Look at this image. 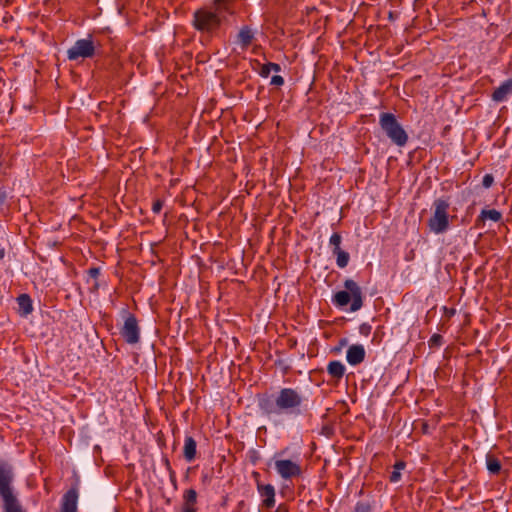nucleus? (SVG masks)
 I'll return each mask as SVG.
<instances>
[{
  "label": "nucleus",
  "mask_w": 512,
  "mask_h": 512,
  "mask_svg": "<svg viewBox=\"0 0 512 512\" xmlns=\"http://www.w3.org/2000/svg\"><path fill=\"white\" fill-rule=\"evenodd\" d=\"M237 0H212L211 8H200L194 12L193 26L196 30L214 34L222 24H228L229 18L236 15Z\"/></svg>",
  "instance_id": "obj_1"
},
{
  "label": "nucleus",
  "mask_w": 512,
  "mask_h": 512,
  "mask_svg": "<svg viewBox=\"0 0 512 512\" xmlns=\"http://www.w3.org/2000/svg\"><path fill=\"white\" fill-rule=\"evenodd\" d=\"M258 406L268 418L280 415H298L303 406V396L293 388H282L275 397L264 395L259 398Z\"/></svg>",
  "instance_id": "obj_2"
},
{
  "label": "nucleus",
  "mask_w": 512,
  "mask_h": 512,
  "mask_svg": "<svg viewBox=\"0 0 512 512\" xmlns=\"http://www.w3.org/2000/svg\"><path fill=\"white\" fill-rule=\"evenodd\" d=\"M379 125L392 143L403 147L408 142V134L392 113L384 112L379 116Z\"/></svg>",
  "instance_id": "obj_3"
},
{
  "label": "nucleus",
  "mask_w": 512,
  "mask_h": 512,
  "mask_svg": "<svg viewBox=\"0 0 512 512\" xmlns=\"http://www.w3.org/2000/svg\"><path fill=\"white\" fill-rule=\"evenodd\" d=\"M433 215L429 218L427 224L429 229L435 234H442L449 228L450 201L448 197L437 198L433 202Z\"/></svg>",
  "instance_id": "obj_4"
},
{
  "label": "nucleus",
  "mask_w": 512,
  "mask_h": 512,
  "mask_svg": "<svg viewBox=\"0 0 512 512\" xmlns=\"http://www.w3.org/2000/svg\"><path fill=\"white\" fill-rule=\"evenodd\" d=\"M346 291H338L334 297L333 302L339 306H346L352 299L350 311L356 312L363 306L362 290L359 285L352 279H347L344 282Z\"/></svg>",
  "instance_id": "obj_5"
},
{
  "label": "nucleus",
  "mask_w": 512,
  "mask_h": 512,
  "mask_svg": "<svg viewBox=\"0 0 512 512\" xmlns=\"http://www.w3.org/2000/svg\"><path fill=\"white\" fill-rule=\"evenodd\" d=\"M99 46V42H96L92 35H88L84 39L77 40L74 45L68 49L67 57L69 60L92 58L96 54V50Z\"/></svg>",
  "instance_id": "obj_6"
},
{
  "label": "nucleus",
  "mask_w": 512,
  "mask_h": 512,
  "mask_svg": "<svg viewBox=\"0 0 512 512\" xmlns=\"http://www.w3.org/2000/svg\"><path fill=\"white\" fill-rule=\"evenodd\" d=\"M125 312L126 316L124 324L120 328V335L126 343L134 345L137 344L140 340V327L136 316L127 311Z\"/></svg>",
  "instance_id": "obj_7"
},
{
  "label": "nucleus",
  "mask_w": 512,
  "mask_h": 512,
  "mask_svg": "<svg viewBox=\"0 0 512 512\" xmlns=\"http://www.w3.org/2000/svg\"><path fill=\"white\" fill-rule=\"evenodd\" d=\"M12 481V467L7 462L0 460V495L2 499L14 496L11 488Z\"/></svg>",
  "instance_id": "obj_8"
},
{
  "label": "nucleus",
  "mask_w": 512,
  "mask_h": 512,
  "mask_svg": "<svg viewBox=\"0 0 512 512\" xmlns=\"http://www.w3.org/2000/svg\"><path fill=\"white\" fill-rule=\"evenodd\" d=\"M275 469L278 474L285 480L301 475L302 470L298 463L292 460H276Z\"/></svg>",
  "instance_id": "obj_9"
},
{
  "label": "nucleus",
  "mask_w": 512,
  "mask_h": 512,
  "mask_svg": "<svg viewBox=\"0 0 512 512\" xmlns=\"http://www.w3.org/2000/svg\"><path fill=\"white\" fill-rule=\"evenodd\" d=\"M78 490L70 488L63 496L60 512H77Z\"/></svg>",
  "instance_id": "obj_10"
},
{
  "label": "nucleus",
  "mask_w": 512,
  "mask_h": 512,
  "mask_svg": "<svg viewBox=\"0 0 512 512\" xmlns=\"http://www.w3.org/2000/svg\"><path fill=\"white\" fill-rule=\"evenodd\" d=\"M257 489L261 497H263V505L271 508L275 505V489L271 484L257 483Z\"/></svg>",
  "instance_id": "obj_11"
},
{
  "label": "nucleus",
  "mask_w": 512,
  "mask_h": 512,
  "mask_svg": "<svg viewBox=\"0 0 512 512\" xmlns=\"http://www.w3.org/2000/svg\"><path fill=\"white\" fill-rule=\"evenodd\" d=\"M512 95V78L504 81L498 88L491 94V99L494 102H503Z\"/></svg>",
  "instance_id": "obj_12"
},
{
  "label": "nucleus",
  "mask_w": 512,
  "mask_h": 512,
  "mask_svg": "<svg viewBox=\"0 0 512 512\" xmlns=\"http://www.w3.org/2000/svg\"><path fill=\"white\" fill-rule=\"evenodd\" d=\"M364 358H365V349L362 345L354 344L348 348L347 353H346V359L350 365H353V366L358 365L364 361Z\"/></svg>",
  "instance_id": "obj_13"
},
{
  "label": "nucleus",
  "mask_w": 512,
  "mask_h": 512,
  "mask_svg": "<svg viewBox=\"0 0 512 512\" xmlns=\"http://www.w3.org/2000/svg\"><path fill=\"white\" fill-rule=\"evenodd\" d=\"M255 38V34L253 30L245 25L240 28L237 34V43L241 46L242 49H247L253 42Z\"/></svg>",
  "instance_id": "obj_14"
},
{
  "label": "nucleus",
  "mask_w": 512,
  "mask_h": 512,
  "mask_svg": "<svg viewBox=\"0 0 512 512\" xmlns=\"http://www.w3.org/2000/svg\"><path fill=\"white\" fill-rule=\"evenodd\" d=\"M197 455V443L192 436H186L183 447V457L187 462L195 460Z\"/></svg>",
  "instance_id": "obj_15"
},
{
  "label": "nucleus",
  "mask_w": 512,
  "mask_h": 512,
  "mask_svg": "<svg viewBox=\"0 0 512 512\" xmlns=\"http://www.w3.org/2000/svg\"><path fill=\"white\" fill-rule=\"evenodd\" d=\"M17 303L19 306V313L22 316H27L32 312V300L28 294H21L20 296H18Z\"/></svg>",
  "instance_id": "obj_16"
},
{
  "label": "nucleus",
  "mask_w": 512,
  "mask_h": 512,
  "mask_svg": "<svg viewBox=\"0 0 512 512\" xmlns=\"http://www.w3.org/2000/svg\"><path fill=\"white\" fill-rule=\"evenodd\" d=\"M327 372L332 378L339 380L345 373V366L340 361H330L327 366Z\"/></svg>",
  "instance_id": "obj_17"
},
{
  "label": "nucleus",
  "mask_w": 512,
  "mask_h": 512,
  "mask_svg": "<svg viewBox=\"0 0 512 512\" xmlns=\"http://www.w3.org/2000/svg\"><path fill=\"white\" fill-rule=\"evenodd\" d=\"M485 220H491L493 222H499L502 220V214L496 209H483L477 218V222Z\"/></svg>",
  "instance_id": "obj_18"
},
{
  "label": "nucleus",
  "mask_w": 512,
  "mask_h": 512,
  "mask_svg": "<svg viewBox=\"0 0 512 512\" xmlns=\"http://www.w3.org/2000/svg\"><path fill=\"white\" fill-rule=\"evenodd\" d=\"M486 466L488 471L493 475H497L502 467L500 461L492 454L486 455Z\"/></svg>",
  "instance_id": "obj_19"
},
{
  "label": "nucleus",
  "mask_w": 512,
  "mask_h": 512,
  "mask_svg": "<svg viewBox=\"0 0 512 512\" xmlns=\"http://www.w3.org/2000/svg\"><path fill=\"white\" fill-rule=\"evenodd\" d=\"M5 512H25L19 505L15 496L3 499Z\"/></svg>",
  "instance_id": "obj_20"
},
{
  "label": "nucleus",
  "mask_w": 512,
  "mask_h": 512,
  "mask_svg": "<svg viewBox=\"0 0 512 512\" xmlns=\"http://www.w3.org/2000/svg\"><path fill=\"white\" fill-rule=\"evenodd\" d=\"M335 256H336V264L338 267L340 268H345L348 263H349V260H350V256H349V253L342 250V249H339L338 251H333L332 252Z\"/></svg>",
  "instance_id": "obj_21"
},
{
  "label": "nucleus",
  "mask_w": 512,
  "mask_h": 512,
  "mask_svg": "<svg viewBox=\"0 0 512 512\" xmlns=\"http://www.w3.org/2000/svg\"><path fill=\"white\" fill-rule=\"evenodd\" d=\"M405 467L406 463L404 461H397L394 464V470L389 477L390 481L393 483L398 482L401 479V470H403Z\"/></svg>",
  "instance_id": "obj_22"
},
{
  "label": "nucleus",
  "mask_w": 512,
  "mask_h": 512,
  "mask_svg": "<svg viewBox=\"0 0 512 512\" xmlns=\"http://www.w3.org/2000/svg\"><path fill=\"white\" fill-rule=\"evenodd\" d=\"M183 501L188 502V504H195L197 503V492L194 489H188L183 494Z\"/></svg>",
  "instance_id": "obj_23"
},
{
  "label": "nucleus",
  "mask_w": 512,
  "mask_h": 512,
  "mask_svg": "<svg viewBox=\"0 0 512 512\" xmlns=\"http://www.w3.org/2000/svg\"><path fill=\"white\" fill-rule=\"evenodd\" d=\"M341 235L339 233H333L329 239V243L330 245L333 247L332 248V252L333 251H338L339 249H341L340 245H341Z\"/></svg>",
  "instance_id": "obj_24"
},
{
  "label": "nucleus",
  "mask_w": 512,
  "mask_h": 512,
  "mask_svg": "<svg viewBox=\"0 0 512 512\" xmlns=\"http://www.w3.org/2000/svg\"><path fill=\"white\" fill-rule=\"evenodd\" d=\"M443 343V337L440 334H433L428 341L429 347H439Z\"/></svg>",
  "instance_id": "obj_25"
},
{
  "label": "nucleus",
  "mask_w": 512,
  "mask_h": 512,
  "mask_svg": "<svg viewBox=\"0 0 512 512\" xmlns=\"http://www.w3.org/2000/svg\"><path fill=\"white\" fill-rule=\"evenodd\" d=\"M8 193L6 189L0 188V211H4L8 208L7 205Z\"/></svg>",
  "instance_id": "obj_26"
},
{
  "label": "nucleus",
  "mask_w": 512,
  "mask_h": 512,
  "mask_svg": "<svg viewBox=\"0 0 512 512\" xmlns=\"http://www.w3.org/2000/svg\"><path fill=\"white\" fill-rule=\"evenodd\" d=\"M271 73V69L269 67V62L261 65L260 70L258 71V74L262 78H267Z\"/></svg>",
  "instance_id": "obj_27"
},
{
  "label": "nucleus",
  "mask_w": 512,
  "mask_h": 512,
  "mask_svg": "<svg viewBox=\"0 0 512 512\" xmlns=\"http://www.w3.org/2000/svg\"><path fill=\"white\" fill-rule=\"evenodd\" d=\"M494 182V177L491 174H486L483 177L482 185L484 188H490Z\"/></svg>",
  "instance_id": "obj_28"
},
{
  "label": "nucleus",
  "mask_w": 512,
  "mask_h": 512,
  "mask_svg": "<svg viewBox=\"0 0 512 512\" xmlns=\"http://www.w3.org/2000/svg\"><path fill=\"white\" fill-rule=\"evenodd\" d=\"M354 512H370V505L367 503L359 502L356 504Z\"/></svg>",
  "instance_id": "obj_29"
},
{
  "label": "nucleus",
  "mask_w": 512,
  "mask_h": 512,
  "mask_svg": "<svg viewBox=\"0 0 512 512\" xmlns=\"http://www.w3.org/2000/svg\"><path fill=\"white\" fill-rule=\"evenodd\" d=\"M270 84L273 85V86L280 87V86H282L284 84V78L282 76H279V75H274L271 78Z\"/></svg>",
  "instance_id": "obj_30"
},
{
  "label": "nucleus",
  "mask_w": 512,
  "mask_h": 512,
  "mask_svg": "<svg viewBox=\"0 0 512 512\" xmlns=\"http://www.w3.org/2000/svg\"><path fill=\"white\" fill-rule=\"evenodd\" d=\"M182 512H197L196 505L183 501Z\"/></svg>",
  "instance_id": "obj_31"
},
{
  "label": "nucleus",
  "mask_w": 512,
  "mask_h": 512,
  "mask_svg": "<svg viewBox=\"0 0 512 512\" xmlns=\"http://www.w3.org/2000/svg\"><path fill=\"white\" fill-rule=\"evenodd\" d=\"M163 207V202L161 200H156L152 205V211L158 214Z\"/></svg>",
  "instance_id": "obj_32"
},
{
  "label": "nucleus",
  "mask_w": 512,
  "mask_h": 512,
  "mask_svg": "<svg viewBox=\"0 0 512 512\" xmlns=\"http://www.w3.org/2000/svg\"><path fill=\"white\" fill-rule=\"evenodd\" d=\"M100 274V268L98 267H91L88 269V275L91 277V278H94L96 279Z\"/></svg>",
  "instance_id": "obj_33"
},
{
  "label": "nucleus",
  "mask_w": 512,
  "mask_h": 512,
  "mask_svg": "<svg viewBox=\"0 0 512 512\" xmlns=\"http://www.w3.org/2000/svg\"><path fill=\"white\" fill-rule=\"evenodd\" d=\"M6 167V162H5V159L3 158V148L0 147V172L2 171V169H5Z\"/></svg>",
  "instance_id": "obj_34"
},
{
  "label": "nucleus",
  "mask_w": 512,
  "mask_h": 512,
  "mask_svg": "<svg viewBox=\"0 0 512 512\" xmlns=\"http://www.w3.org/2000/svg\"><path fill=\"white\" fill-rule=\"evenodd\" d=\"M269 67H270L271 71H274V72H280L281 71V67L277 63L269 62Z\"/></svg>",
  "instance_id": "obj_35"
},
{
  "label": "nucleus",
  "mask_w": 512,
  "mask_h": 512,
  "mask_svg": "<svg viewBox=\"0 0 512 512\" xmlns=\"http://www.w3.org/2000/svg\"><path fill=\"white\" fill-rule=\"evenodd\" d=\"M275 512H288V508L285 505H279Z\"/></svg>",
  "instance_id": "obj_36"
},
{
  "label": "nucleus",
  "mask_w": 512,
  "mask_h": 512,
  "mask_svg": "<svg viewBox=\"0 0 512 512\" xmlns=\"http://www.w3.org/2000/svg\"><path fill=\"white\" fill-rule=\"evenodd\" d=\"M4 249H0V259H2L4 257Z\"/></svg>",
  "instance_id": "obj_37"
},
{
  "label": "nucleus",
  "mask_w": 512,
  "mask_h": 512,
  "mask_svg": "<svg viewBox=\"0 0 512 512\" xmlns=\"http://www.w3.org/2000/svg\"><path fill=\"white\" fill-rule=\"evenodd\" d=\"M254 63H256L257 65H260V62L258 60H254Z\"/></svg>",
  "instance_id": "obj_38"
}]
</instances>
